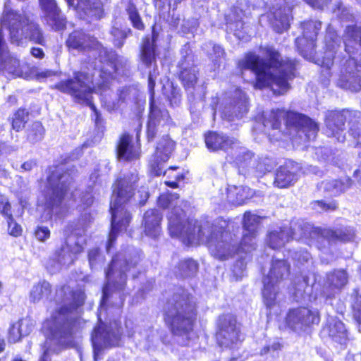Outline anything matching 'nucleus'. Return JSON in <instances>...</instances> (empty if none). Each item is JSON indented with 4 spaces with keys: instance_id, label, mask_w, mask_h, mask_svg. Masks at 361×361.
Masks as SVG:
<instances>
[{
    "instance_id": "obj_1",
    "label": "nucleus",
    "mask_w": 361,
    "mask_h": 361,
    "mask_svg": "<svg viewBox=\"0 0 361 361\" xmlns=\"http://www.w3.org/2000/svg\"><path fill=\"white\" fill-rule=\"evenodd\" d=\"M177 194H162L159 196L158 204L163 208H170L167 218L169 231L172 237H182L188 245L205 243L209 252L214 257L225 260L234 256L241 251L247 252L251 250H245L242 247V241L239 244L235 234L226 230L227 224L224 220L219 219L214 224L205 222L200 224L197 221H188L183 224L185 212L180 205Z\"/></svg>"
},
{
    "instance_id": "obj_2",
    "label": "nucleus",
    "mask_w": 361,
    "mask_h": 361,
    "mask_svg": "<svg viewBox=\"0 0 361 361\" xmlns=\"http://www.w3.org/2000/svg\"><path fill=\"white\" fill-rule=\"evenodd\" d=\"M140 260V252L133 247L118 252L111 261L106 271V283L103 288V295L98 313L99 324L96 326L92 334V343L94 358L97 361L102 350L107 347L116 346L119 343L121 333L117 323L114 322V328L109 329L102 322L103 315L107 314L109 307L106 305L110 298H114L113 290H121L124 288L127 274L135 268Z\"/></svg>"
},
{
    "instance_id": "obj_3",
    "label": "nucleus",
    "mask_w": 361,
    "mask_h": 361,
    "mask_svg": "<svg viewBox=\"0 0 361 361\" xmlns=\"http://www.w3.org/2000/svg\"><path fill=\"white\" fill-rule=\"evenodd\" d=\"M261 51L267 58V62L258 55L248 53L239 61V68L241 71L250 70L255 73L256 88L270 87L276 94L286 92L289 89L288 80L295 77V61L283 60L271 46L261 47Z\"/></svg>"
},
{
    "instance_id": "obj_4",
    "label": "nucleus",
    "mask_w": 361,
    "mask_h": 361,
    "mask_svg": "<svg viewBox=\"0 0 361 361\" xmlns=\"http://www.w3.org/2000/svg\"><path fill=\"white\" fill-rule=\"evenodd\" d=\"M56 297L58 300L63 297V305L44 325L47 329V339L43 355L39 361H50L49 352L56 351L60 346L66 345L71 342L76 324L73 310L82 305L85 298L83 290L78 289L73 291L69 286H63L57 290Z\"/></svg>"
},
{
    "instance_id": "obj_5",
    "label": "nucleus",
    "mask_w": 361,
    "mask_h": 361,
    "mask_svg": "<svg viewBox=\"0 0 361 361\" xmlns=\"http://www.w3.org/2000/svg\"><path fill=\"white\" fill-rule=\"evenodd\" d=\"M310 235L307 242L310 245H315L318 249L327 248L337 242H347L354 237L353 231L348 228L331 230L312 228L310 225L297 222L290 228L283 226L279 230L271 231L267 237V244L273 250L280 249L291 238L301 240Z\"/></svg>"
},
{
    "instance_id": "obj_6",
    "label": "nucleus",
    "mask_w": 361,
    "mask_h": 361,
    "mask_svg": "<svg viewBox=\"0 0 361 361\" xmlns=\"http://www.w3.org/2000/svg\"><path fill=\"white\" fill-rule=\"evenodd\" d=\"M136 173L117 180L113 190L110 210L111 213V229L109 235L106 250L109 252L119 232L126 231L130 221V214L125 209L126 204L133 195L134 185L137 181Z\"/></svg>"
},
{
    "instance_id": "obj_7",
    "label": "nucleus",
    "mask_w": 361,
    "mask_h": 361,
    "mask_svg": "<svg viewBox=\"0 0 361 361\" xmlns=\"http://www.w3.org/2000/svg\"><path fill=\"white\" fill-rule=\"evenodd\" d=\"M195 305L192 297L183 291L176 294L166 307L165 321L182 345H187L193 335Z\"/></svg>"
},
{
    "instance_id": "obj_8",
    "label": "nucleus",
    "mask_w": 361,
    "mask_h": 361,
    "mask_svg": "<svg viewBox=\"0 0 361 361\" xmlns=\"http://www.w3.org/2000/svg\"><path fill=\"white\" fill-rule=\"evenodd\" d=\"M282 121L290 129V135L295 133L302 142L313 140L318 132L317 124L309 117L295 111L276 109L263 115L264 133L271 136L270 130H278L279 133Z\"/></svg>"
},
{
    "instance_id": "obj_9",
    "label": "nucleus",
    "mask_w": 361,
    "mask_h": 361,
    "mask_svg": "<svg viewBox=\"0 0 361 361\" xmlns=\"http://www.w3.org/2000/svg\"><path fill=\"white\" fill-rule=\"evenodd\" d=\"M72 180L73 177L63 164L51 171L43 199L40 200L50 215L61 217L71 205L66 202V199Z\"/></svg>"
},
{
    "instance_id": "obj_10",
    "label": "nucleus",
    "mask_w": 361,
    "mask_h": 361,
    "mask_svg": "<svg viewBox=\"0 0 361 361\" xmlns=\"http://www.w3.org/2000/svg\"><path fill=\"white\" fill-rule=\"evenodd\" d=\"M102 71L105 74L102 83H97V87H93L92 78L88 74L82 72H78L74 74V77L55 85V88L61 92L71 95L75 102L90 106L96 116L95 121L98 123L99 115L95 107L92 103V94L93 92H98L104 91L109 87V79L111 78V70L106 68Z\"/></svg>"
},
{
    "instance_id": "obj_11",
    "label": "nucleus",
    "mask_w": 361,
    "mask_h": 361,
    "mask_svg": "<svg viewBox=\"0 0 361 361\" xmlns=\"http://www.w3.org/2000/svg\"><path fill=\"white\" fill-rule=\"evenodd\" d=\"M1 27L8 30L12 44L19 46L32 42L44 44L45 39L39 25L16 11L5 8L1 18Z\"/></svg>"
},
{
    "instance_id": "obj_12",
    "label": "nucleus",
    "mask_w": 361,
    "mask_h": 361,
    "mask_svg": "<svg viewBox=\"0 0 361 361\" xmlns=\"http://www.w3.org/2000/svg\"><path fill=\"white\" fill-rule=\"evenodd\" d=\"M64 235H66L65 245L56 251L55 258L50 259L47 264V267H50L53 271L59 269L62 266L71 264L76 255L83 250L85 238L81 231L74 230L72 225H68L64 230Z\"/></svg>"
},
{
    "instance_id": "obj_13",
    "label": "nucleus",
    "mask_w": 361,
    "mask_h": 361,
    "mask_svg": "<svg viewBox=\"0 0 361 361\" xmlns=\"http://www.w3.org/2000/svg\"><path fill=\"white\" fill-rule=\"evenodd\" d=\"M290 266L285 260L273 259L268 274L263 279L262 295L267 308L271 309L276 304L279 294V284L289 274Z\"/></svg>"
},
{
    "instance_id": "obj_14",
    "label": "nucleus",
    "mask_w": 361,
    "mask_h": 361,
    "mask_svg": "<svg viewBox=\"0 0 361 361\" xmlns=\"http://www.w3.org/2000/svg\"><path fill=\"white\" fill-rule=\"evenodd\" d=\"M217 327L216 340L219 345L223 349L238 350L242 340L235 317L231 314L220 316Z\"/></svg>"
},
{
    "instance_id": "obj_15",
    "label": "nucleus",
    "mask_w": 361,
    "mask_h": 361,
    "mask_svg": "<svg viewBox=\"0 0 361 361\" xmlns=\"http://www.w3.org/2000/svg\"><path fill=\"white\" fill-rule=\"evenodd\" d=\"M221 116L228 121L241 119L248 111L246 94L240 89H235L231 97L222 104Z\"/></svg>"
},
{
    "instance_id": "obj_16",
    "label": "nucleus",
    "mask_w": 361,
    "mask_h": 361,
    "mask_svg": "<svg viewBox=\"0 0 361 361\" xmlns=\"http://www.w3.org/2000/svg\"><path fill=\"white\" fill-rule=\"evenodd\" d=\"M337 85L352 92L361 89V71L357 69L356 61L351 55L341 65Z\"/></svg>"
},
{
    "instance_id": "obj_17",
    "label": "nucleus",
    "mask_w": 361,
    "mask_h": 361,
    "mask_svg": "<svg viewBox=\"0 0 361 361\" xmlns=\"http://www.w3.org/2000/svg\"><path fill=\"white\" fill-rule=\"evenodd\" d=\"M319 320V315L317 310L306 307L290 310L286 318L287 325L297 332L303 331L310 325L318 324Z\"/></svg>"
},
{
    "instance_id": "obj_18",
    "label": "nucleus",
    "mask_w": 361,
    "mask_h": 361,
    "mask_svg": "<svg viewBox=\"0 0 361 361\" xmlns=\"http://www.w3.org/2000/svg\"><path fill=\"white\" fill-rule=\"evenodd\" d=\"M321 26L322 23L318 20L304 22L302 25L303 37H298L295 39L300 54L307 60H311L313 58L314 40Z\"/></svg>"
},
{
    "instance_id": "obj_19",
    "label": "nucleus",
    "mask_w": 361,
    "mask_h": 361,
    "mask_svg": "<svg viewBox=\"0 0 361 361\" xmlns=\"http://www.w3.org/2000/svg\"><path fill=\"white\" fill-rule=\"evenodd\" d=\"M66 45L69 49L78 51H99L100 55L102 53H107V51L102 47L95 38L80 30H75L69 35Z\"/></svg>"
},
{
    "instance_id": "obj_20",
    "label": "nucleus",
    "mask_w": 361,
    "mask_h": 361,
    "mask_svg": "<svg viewBox=\"0 0 361 361\" xmlns=\"http://www.w3.org/2000/svg\"><path fill=\"white\" fill-rule=\"evenodd\" d=\"M350 116V113L348 111L327 112L325 118L326 134L329 137H336L338 142H344L345 122Z\"/></svg>"
},
{
    "instance_id": "obj_21",
    "label": "nucleus",
    "mask_w": 361,
    "mask_h": 361,
    "mask_svg": "<svg viewBox=\"0 0 361 361\" xmlns=\"http://www.w3.org/2000/svg\"><path fill=\"white\" fill-rule=\"evenodd\" d=\"M183 50H185V55L183 56L179 62V78L183 86L188 90L193 89L198 79V69L194 64V56L192 54L187 46Z\"/></svg>"
},
{
    "instance_id": "obj_22",
    "label": "nucleus",
    "mask_w": 361,
    "mask_h": 361,
    "mask_svg": "<svg viewBox=\"0 0 361 361\" xmlns=\"http://www.w3.org/2000/svg\"><path fill=\"white\" fill-rule=\"evenodd\" d=\"M156 54L154 39L146 38L142 47L141 60L143 63L149 67L154 66L152 71H149L148 76V88L150 92V102H154V88L155 86V80L159 75L156 65Z\"/></svg>"
},
{
    "instance_id": "obj_23",
    "label": "nucleus",
    "mask_w": 361,
    "mask_h": 361,
    "mask_svg": "<svg viewBox=\"0 0 361 361\" xmlns=\"http://www.w3.org/2000/svg\"><path fill=\"white\" fill-rule=\"evenodd\" d=\"M174 142L167 136L161 138L156 148L153 159L150 161V173L159 176L161 175L164 163L166 162L174 149Z\"/></svg>"
},
{
    "instance_id": "obj_24",
    "label": "nucleus",
    "mask_w": 361,
    "mask_h": 361,
    "mask_svg": "<svg viewBox=\"0 0 361 361\" xmlns=\"http://www.w3.org/2000/svg\"><path fill=\"white\" fill-rule=\"evenodd\" d=\"M0 72L8 77H23V71L19 61L7 49L2 30H0Z\"/></svg>"
},
{
    "instance_id": "obj_25",
    "label": "nucleus",
    "mask_w": 361,
    "mask_h": 361,
    "mask_svg": "<svg viewBox=\"0 0 361 361\" xmlns=\"http://www.w3.org/2000/svg\"><path fill=\"white\" fill-rule=\"evenodd\" d=\"M68 6L77 11L81 18L97 20L102 17L104 10L100 0H66Z\"/></svg>"
},
{
    "instance_id": "obj_26",
    "label": "nucleus",
    "mask_w": 361,
    "mask_h": 361,
    "mask_svg": "<svg viewBox=\"0 0 361 361\" xmlns=\"http://www.w3.org/2000/svg\"><path fill=\"white\" fill-rule=\"evenodd\" d=\"M261 218L251 212L244 214L243 227L244 233L242 238V247L245 250H252L255 249L257 228Z\"/></svg>"
},
{
    "instance_id": "obj_27",
    "label": "nucleus",
    "mask_w": 361,
    "mask_h": 361,
    "mask_svg": "<svg viewBox=\"0 0 361 361\" xmlns=\"http://www.w3.org/2000/svg\"><path fill=\"white\" fill-rule=\"evenodd\" d=\"M245 16V12L241 8L234 7L226 15L225 20L227 31L233 32L238 39L247 41L249 36L243 22Z\"/></svg>"
},
{
    "instance_id": "obj_28",
    "label": "nucleus",
    "mask_w": 361,
    "mask_h": 361,
    "mask_svg": "<svg viewBox=\"0 0 361 361\" xmlns=\"http://www.w3.org/2000/svg\"><path fill=\"white\" fill-rule=\"evenodd\" d=\"M45 13V20L53 30H61L66 27V18L61 13L55 0H39Z\"/></svg>"
},
{
    "instance_id": "obj_29",
    "label": "nucleus",
    "mask_w": 361,
    "mask_h": 361,
    "mask_svg": "<svg viewBox=\"0 0 361 361\" xmlns=\"http://www.w3.org/2000/svg\"><path fill=\"white\" fill-rule=\"evenodd\" d=\"M348 275L343 269L334 270L326 274L324 284V292L330 297L340 292L347 284Z\"/></svg>"
},
{
    "instance_id": "obj_30",
    "label": "nucleus",
    "mask_w": 361,
    "mask_h": 361,
    "mask_svg": "<svg viewBox=\"0 0 361 361\" xmlns=\"http://www.w3.org/2000/svg\"><path fill=\"white\" fill-rule=\"evenodd\" d=\"M323 337H329L333 341L341 345L346 343L348 340L347 330L343 323L334 317L328 319L326 324L322 331Z\"/></svg>"
},
{
    "instance_id": "obj_31",
    "label": "nucleus",
    "mask_w": 361,
    "mask_h": 361,
    "mask_svg": "<svg viewBox=\"0 0 361 361\" xmlns=\"http://www.w3.org/2000/svg\"><path fill=\"white\" fill-rule=\"evenodd\" d=\"M205 143L211 151L224 150L228 152L238 146V141L222 133L210 132L205 135Z\"/></svg>"
},
{
    "instance_id": "obj_32",
    "label": "nucleus",
    "mask_w": 361,
    "mask_h": 361,
    "mask_svg": "<svg viewBox=\"0 0 361 361\" xmlns=\"http://www.w3.org/2000/svg\"><path fill=\"white\" fill-rule=\"evenodd\" d=\"M325 43L326 50L321 62V66L329 70L334 63V54L336 53L337 48L339 47L341 43L340 38L331 28H329L327 30Z\"/></svg>"
},
{
    "instance_id": "obj_33",
    "label": "nucleus",
    "mask_w": 361,
    "mask_h": 361,
    "mask_svg": "<svg viewBox=\"0 0 361 361\" xmlns=\"http://www.w3.org/2000/svg\"><path fill=\"white\" fill-rule=\"evenodd\" d=\"M353 180L349 177H343L341 179H331L322 181L319 185V189L327 192L332 196H338L351 188Z\"/></svg>"
},
{
    "instance_id": "obj_34",
    "label": "nucleus",
    "mask_w": 361,
    "mask_h": 361,
    "mask_svg": "<svg viewBox=\"0 0 361 361\" xmlns=\"http://www.w3.org/2000/svg\"><path fill=\"white\" fill-rule=\"evenodd\" d=\"M117 157L120 160L130 161L139 157V147L132 144V137L123 134L117 146Z\"/></svg>"
},
{
    "instance_id": "obj_35",
    "label": "nucleus",
    "mask_w": 361,
    "mask_h": 361,
    "mask_svg": "<svg viewBox=\"0 0 361 361\" xmlns=\"http://www.w3.org/2000/svg\"><path fill=\"white\" fill-rule=\"evenodd\" d=\"M290 7L285 6L279 8H273L271 11V16L273 19H271L272 27L277 32H282L287 30L290 26V21L292 18L290 15Z\"/></svg>"
},
{
    "instance_id": "obj_36",
    "label": "nucleus",
    "mask_w": 361,
    "mask_h": 361,
    "mask_svg": "<svg viewBox=\"0 0 361 361\" xmlns=\"http://www.w3.org/2000/svg\"><path fill=\"white\" fill-rule=\"evenodd\" d=\"M162 215L157 209H149L144 214V227L147 235L157 238L161 231Z\"/></svg>"
},
{
    "instance_id": "obj_37",
    "label": "nucleus",
    "mask_w": 361,
    "mask_h": 361,
    "mask_svg": "<svg viewBox=\"0 0 361 361\" xmlns=\"http://www.w3.org/2000/svg\"><path fill=\"white\" fill-rule=\"evenodd\" d=\"M254 191L246 186L229 185L227 190L228 200L235 204H243L247 200L252 197Z\"/></svg>"
},
{
    "instance_id": "obj_38",
    "label": "nucleus",
    "mask_w": 361,
    "mask_h": 361,
    "mask_svg": "<svg viewBox=\"0 0 361 361\" xmlns=\"http://www.w3.org/2000/svg\"><path fill=\"white\" fill-rule=\"evenodd\" d=\"M230 153L232 157H235V161L239 166V172L245 174L246 171H244V168L251 165L253 162L252 153L245 148L240 147L238 142V146L233 147Z\"/></svg>"
},
{
    "instance_id": "obj_39",
    "label": "nucleus",
    "mask_w": 361,
    "mask_h": 361,
    "mask_svg": "<svg viewBox=\"0 0 361 361\" xmlns=\"http://www.w3.org/2000/svg\"><path fill=\"white\" fill-rule=\"evenodd\" d=\"M343 37L345 49L349 55L353 52L350 49L354 48V45H359L361 47V27H347Z\"/></svg>"
},
{
    "instance_id": "obj_40",
    "label": "nucleus",
    "mask_w": 361,
    "mask_h": 361,
    "mask_svg": "<svg viewBox=\"0 0 361 361\" xmlns=\"http://www.w3.org/2000/svg\"><path fill=\"white\" fill-rule=\"evenodd\" d=\"M296 180L295 172L290 171L287 166H281L276 171L274 184L278 188H284L292 185Z\"/></svg>"
},
{
    "instance_id": "obj_41",
    "label": "nucleus",
    "mask_w": 361,
    "mask_h": 361,
    "mask_svg": "<svg viewBox=\"0 0 361 361\" xmlns=\"http://www.w3.org/2000/svg\"><path fill=\"white\" fill-rule=\"evenodd\" d=\"M162 116V111L155 105L154 102H150V111L147 130L149 140L154 139L156 134V126L159 122L160 117Z\"/></svg>"
},
{
    "instance_id": "obj_42",
    "label": "nucleus",
    "mask_w": 361,
    "mask_h": 361,
    "mask_svg": "<svg viewBox=\"0 0 361 361\" xmlns=\"http://www.w3.org/2000/svg\"><path fill=\"white\" fill-rule=\"evenodd\" d=\"M50 293L51 286L49 283L44 281L32 286L30 293V300L35 303L48 298Z\"/></svg>"
},
{
    "instance_id": "obj_43",
    "label": "nucleus",
    "mask_w": 361,
    "mask_h": 361,
    "mask_svg": "<svg viewBox=\"0 0 361 361\" xmlns=\"http://www.w3.org/2000/svg\"><path fill=\"white\" fill-rule=\"evenodd\" d=\"M349 133L353 139L354 145L361 147V115L350 121Z\"/></svg>"
},
{
    "instance_id": "obj_44",
    "label": "nucleus",
    "mask_w": 361,
    "mask_h": 361,
    "mask_svg": "<svg viewBox=\"0 0 361 361\" xmlns=\"http://www.w3.org/2000/svg\"><path fill=\"white\" fill-rule=\"evenodd\" d=\"M130 32V29H123L121 24L115 22L111 30V34L114 37L115 45L121 47L123 44V39L126 38L128 33Z\"/></svg>"
},
{
    "instance_id": "obj_45",
    "label": "nucleus",
    "mask_w": 361,
    "mask_h": 361,
    "mask_svg": "<svg viewBox=\"0 0 361 361\" xmlns=\"http://www.w3.org/2000/svg\"><path fill=\"white\" fill-rule=\"evenodd\" d=\"M180 274L182 276L188 277L194 275L198 269L197 263L193 259H185L179 264Z\"/></svg>"
},
{
    "instance_id": "obj_46",
    "label": "nucleus",
    "mask_w": 361,
    "mask_h": 361,
    "mask_svg": "<svg viewBox=\"0 0 361 361\" xmlns=\"http://www.w3.org/2000/svg\"><path fill=\"white\" fill-rule=\"evenodd\" d=\"M11 205L6 203L4 207L3 212L8 217V226L9 233L13 236H18L21 234L22 228L20 225L15 222L10 213Z\"/></svg>"
},
{
    "instance_id": "obj_47",
    "label": "nucleus",
    "mask_w": 361,
    "mask_h": 361,
    "mask_svg": "<svg viewBox=\"0 0 361 361\" xmlns=\"http://www.w3.org/2000/svg\"><path fill=\"white\" fill-rule=\"evenodd\" d=\"M44 130L40 122H34L27 132V139L32 142L41 140L44 136Z\"/></svg>"
},
{
    "instance_id": "obj_48",
    "label": "nucleus",
    "mask_w": 361,
    "mask_h": 361,
    "mask_svg": "<svg viewBox=\"0 0 361 361\" xmlns=\"http://www.w3.org/2000/svg\"><path fill=\"white\" fill-rule=\"evenodd\" d=\"M126 12L133 26L138 30H142L144 24L135 5L129 4L126 8Z\"/></svg>"
},
{
    "instance_id": "obj_49",
    "label": "nucleus",
    "mask_w": 361,
    "mask_h": 361,
    "mask_svg": "<svg viewBox=\"0 0 361 361\" xmlns=\"http://www.w3.org/2000/svg\"><path fill=\"white\" fill-rule=\"evenodd\" d=\"M27 112L25 109H18L13 115L12 127L16 131L21 130L27 121Z\"/></svg>"
},
{
    "instance_id": "obj_50",
    "label": "nucleus",
    "mask_w": 361,
    "mask_h": 361,
    "mask_svg": "<svg viewBox=\"0 0 361 361\" xmlns=\"http://www.w3.org/2000/svg\"><path fill=\"white\" fill-rule=\"evenodd\" d=\"M291 256L297 265H303L305 263L309 264L312 261L311 255L304 249L294 251Z\"/></svg>"
},
{
    "instance_id": "obj_51",
    "label": "nucleus",
    "mask_w": 361,
    "mask_h": 361,
    "mask_svg": "<svg viewBox=\"0 0 361 361\" xmlns=\"http://www.w3.org/2000/svg\"><path fill=\"white\" fill-rule=\"evenodd\" d=\"M16 324L22 336H27L32 331L33 324L32 321L27 318L20 319Z\"/></svg>"
},
{
    "instance_id": "obj_52",
    "label": "nucleus",
    "mask_w": 361,
    "mask_h": 361,
    "mask_svg": "<svg viewBox=\"0 0 361 361\" xmlns=\"http://www.w3.org/2000/svg\"><path fill=\"white\" fill-rule=\"evenodd\" d=\"M88 258L90 266L92 269L97 267L99 264H102L104 261L103 256L101 255L97 248L92 249L89 252Z\"/></svg>"
},
{
    "instance_id": "obj_53",
    "label": "nucleus",
    "mask_w": 361,
    "mask_h": 361,
    "mask_svg": "<svg viewBox=\"0 0 361 361\" xmlns=\"http://www.w3.org/2000/svg\"><path fill=\"white\" fill-rule=\"evenodd\" d=\"M225 55L224 50L219 45H213L212 53L210 54V58L214 64L220 63L221 58H224Z\"/></svg>"
},
{
    "instance_id": "obj_54",
    "label": "nucleus",
    "mask_w": 361,
    "mask_h": 361,
    "mask_svg": "<svg viewBox=\"0 0 361 361\" xmlns=\"http://www.w3.org/2000/svg\"><path fill=\"white\" fill-rule=\"evenodd\" d=\"M246 264L243 259L238 260L233 267L232 271L236 278L239 279L244 275L245 271Z\"/></svg>"
},
{
    "instance_id": "obj_55",
    "label": "nucleus",
    "mask_w": 361,
    "mask_h": 361,
    "mask_svg": "<svg viewBox=\"0 0 361 361\" xmlns=\"http://www.w3.org/2000/svg\"><path fill=\"white\" fill-rule=\"evenodd\" d=\"M35 235L36 238L41 242H44L50 237V231L46 226H37Z\"/></svg>"
},
{
    "instance_id": "obj_56",
    "label": "nucleus",
    "mask_w": 361,
    "mask_h": 361,
    "mask_svg": "<svg viewBox=\"0 0 361 361\" xmlns=\"http://www.w3.org/2000/svg\"><path fill=\"white\" fill-rule=\"evenodd\" d=\"M281 349V345L278 341H274L269 345H265L260 352L262 355L271 353L279 351Z\"/></svg>"
},
{
    "instance_id": "obj_57",
    "label": "nucleus",
    "mask_w": 361,
    "mask_h": 361,
    "mask_svg": "<svg viewBox=\"0 0 361 361\" xmlns=\"http://www.w3.org/2000/svg\"><path fill=\"white\" fill-rule=\"evenodd\" d=\"M313 207L314 209L320 208L323 211H329L335 210L337 207V205L334 202L326 203L323 201H316L313 203Z\"/></svg>"
},
{
    "instance_id": "obj_58",
    "label": "nucleus",
    "mask_w": 361,
    "mask_h": 361,
    "mask_svg": "<svg viewBox=\"0 0 361 361\" xmlns=\"http://www.w3.org/2000/svg\"><path fill=\"white\" fill-rule=\"evenodd\" d=\"M21 337L22 336L20 334V331H18L17 324H14L9 330L8 341L11 343H16L20 341Z\"/></svg>"
},
{
    "instance_id": "obj_59",
    "label": "nucleus",
    "mask_w": 361,
    "mask_h": 361,
    "mask_svg": "<svg viewBox=\"0 0 361 361\" xmlns=\"http://www.w3.org/2000/svg\"><path fill=\"white\" fill-rule=\"evenodd\" d=\"M355 310L356 311L355 317L358 322L361 323V296H358L356 298V301L353 305Z\"/></svg>"
},
{
    "instance_id": "obj_60",
    "label": "nucleus",
    "mask_w": 361,
    "mask_h": 361,
    "mask_svg": "<svg viewBox=\"0 0 361 361\" xmlns=\"http://www.w3.org/2000/svg\"><path fill=\"white\" fill-rule=\"evenodd\" d=\"M140 196L139 202L141 204H144L149 197V193L146 188H143L142 190L138 191Z\"/></svg>"
},
{
    "instance_id": "obj_61",
    "label": "nucleus",
    "mask_w": 361,
    "mask_h": 361,
    "mask_svg": "<svg viewBox=\"0 0 361 361\" xmlns=\"http://www.w3.org/2000/svg\"><path fill=\"white\" fill-rule=\"evenodd\" d=\"M30 54L37 59H42L44 56L43 50L37 47H32L30 50Z\"/></svg>"
},
{
    "instance_id": "obj_62",
    "label": "nucleus",
    "mask_w": 361,
    "mask_h": 361,
    "mask_svg": "<svg viewBox=\"0 0 361 361\" xmlns=\"http://www.w3.org/2000/svg\"><path fill=\"white\" fill-rule=\"evenodd\" d=\"M85 207H89L93 203V197L91 194H85L81 199Z\"/></svg>"
},
{
    "instance_id": "obj_63",
    "label": "nucleus",
    "mask_w": 361,
    "mask_h": 361,
    "mask_svg": "<svg viewBox=\"0 0 361 361\" xmlns=\"http://www.w3.org/2000/svg\"><path fill=\"white\" fill-rule=\"evenodd\" d=\"M36 166V162L34 161H27L21 165V169L25 171H29Z\"/></svg>"
},
{
    "instance_id": "obj_64",
    "label": "nucleus",
    "mask_w": 361,
    "mask_h": 361,
    "mask_svg": "<svg viewBox=\"0 0 361 361\" xmlns=\"http://www.w3.org/2000/svg\"><path fill=\"white\" fill-rule=\"evenodd\" d=\"M54 75H55V72L50 71V70H45V71L39 72L37 73V77L46 78L51 77Z\"/></svg>"
}]
</instances>
